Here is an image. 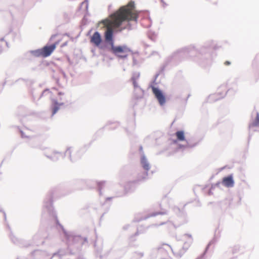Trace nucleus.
Instances as JSON below:
<instances>
[{
  "mask_svg": "<svg viewBox=\"0 0 259 259\" xmlns=\"http://www.w3.org/2000/svg\"><path fill=\"white\" fill-rule=\"evenodd\" d=\"M138 13L135 10V3L130 2L126 6H122L110 16V19L102 21L106 28L105 32V38L111 46V50L113 54L120 58H126L131 53V50L126 46H114L113 39V29L119 27L124 21H137Z\"/></svg>",
  "mask_w": 259,
  "mask_h": 259,
  "instance_id": "obj_1",
  "label": "nucleus"
},
{
  "mask_svg": "<svg viewBox=\"0 0 259 259\" xmlns=\"http://www.w3.org/2000/svg\"><path fill=\"white\" fill-rule=\"evenodd\" d=\"M60 40L56 41L54 44L50 46H46L40 49H38L32 52L33 55L37 57L41 56L47 57L55 50L56 46L59 44Z\"/></svg>",
  "mask_w": 259,
  "mask_h": 259,
  "instance_id": "obj_2",
  "label": "nucleus"
},
{
  "mask_svg": "<svg viewBox=\"0 0 259 259\" xmlns=\"http://www.w3.org/2000/svg\"><path fill=\"white\" fill-rule=\"evenodd\" d=\"M170 246L166 244H163L157 249V254L163 259H165L168 256Z\"/></svg>",
  "mask_w": 259,
  "mask_h": 259,
  "instance_id": "obj_3",
  "label": "nucleus"
},
{
  "mask_svg": "<svg viewBox=\"0 0 259 259\" xmlns=\"http://www.w3.org/2000/svg\"><path fill=\"white\" fill-rule=\"evenodd\" d=\"M152 90L156 98L158 101L159 103L161 105H163L165 103V98L162 92L155 87H152Z\"/></svg>",
  "mask_w": 259,
  "mask_h": 259,
  "instance_id": "obj_4",
  "label": "nucleus"
},
{
  "mask_svg": "<svg viewBox=\"0 0 259 259\" xmlns=\"http://www.w3.org/2000/svg\"><path fill=\"white\" fill-rule=\"evenodd\" d=\"M57 94L60 95L62 94L60 92H58L56 89H53L52 90H45L42 94V96L47 97L51 100H54V98L55 97V95Z\"/></svg>",
  "mask_w": 259,
  "mask_h": 259,
  "instance_id": "obj_5",
  "label": "nucleus"
},
{
  "mask_svg": "<svg viewBox=\"0 0 259 259\" xmlns=\"http://www.w3.org/2000/svg\"><path fill=\"white\" fill-rule=\"evenodd\" d=\"M91 42L94 46L99 47L102 42V38L98 32H95L91 37Z\"/></svg>",
  "mask_w": 259,
  "mask_h": 259,
  "instance_id": "obj_6",
  "label": "nucleus"
},
{
  "mask_svg": "<svg viewBox=\"0 0 259 259\" xmlns=\"http://www.w3.org/2000/svg\"><path fill=\"white\" fill-rule=\"evenodd\" d=\"M234 180L232 175L224 177L222 180V184L227 187H232L234 186Z\"/></svg>",
  "mask_w": 259,
  "mask_h": 259,
  "instance_id": "obj_7",
  "label": "nucleus"
},
{
  "mask_svg": "<svg viewBox=\"0 0 259 259\" xmlns=\"http://www.w3.org/2000/svg\"><path fill=\"white\" fill-rule=\"evenodd\" d=\"M63 104V103H58L55 100L53 101V106L52 107V115H54L58 111L60 108V106Z\"/></svg>",
  "mask_w": 259,
  "mask_h": 259,
  "instance_id": "obj_8",
  "label": "nucleus"
},
{
  "mask_svg": "<svg viewBox=\"0 0 259 259\" xmlns=\"http://www.w3.org/2000/svg\"><path fill=\"white\" fill-rule=\"evenodd\" d=\"M176 136L177 140L179 141H184L185 140L184 132L182 131L177 132L176 133Z\"/></svg>",
  "mask_w": 259,
  "mask_h": 259,
  "instance_id": "obj_9",
  "label": "nucleus"
},
{
  "mask_svg": "<svg viewBox=\"0 0 259 259\" xmlns=\"http://www.w3.org/2000/svg\"><path fill=\"white\" fill-rule=\"evenodd\" d=\"M141 164L144 169L148 171L150 169V165L145 157L141 158Z\"/></svg>",
  "mask_w": 259,
  "mask_h": 259,
  "instance_id": "obj_10",
  "label": "nucleus"
},
{
  "mask_svg": "<svg viewBox=\"0 0 259 259\" xmlns=\"http://www.w3.org/2000/svg\"><path fill=\"white\" fill-rule=\"evenodd\" d=\"M252 126H259V114L257 113L255 121L252 123Z\"/></svg>",
  "mask_w": 259,
  "mask_h": 259,
  "instance_id": "obj_11",
  "label": "nucleus"
},
{
  "mask_svg": "<svg viewBox=\"0 0 259 259\" xmlns=\"http://www.w3.org/2000/svg\"><path fill=\"white\" fill-rule=\"evenodd\" d=\"M185 244L186 245L185 249H187L190 246L191 243H185Z\"/></svg>",
  "mask_w": 259,
  "mask_h": 259,
  "instance_id": "obj_12",
  "label": "nucleus"
},
{
  "mask_svg": "<svg viewBox=\"0 0 259 259\" xmlns=\"http://www.w3.org/2000/svg\"><path fill=\"white\" fill-rule=\"evenodd\" d=\"M231 64V62L230 61H227L224 63V64L225 65H229Z\"/></svg>",
  "mask_w": 259,
  "mask_h": 259,
  "instance_id": "obj_13",
  "label": "nucleus"
},
{
  "mask_svg": "<svg viewBox=\"0 0 259 259\" xmlns=\"http://www.w3.org/2000/svg\"><path fill=\"white\" fill-rule=\"evenodd\" d=\"M85 4L88 5V2L87 1H84V2H82L81 4L82 5H84Z\"/></svg>",
  "mask_w": 259,
  "mask_h": 259,
  "instance_id": "obj_14",
  "label": "nucleus"
},
{
  "mask_svg": "<svg viewBox=\"0 0 259 259\" xmlns=\"http://www.w3.org/2000/svg\"><path fill=\"white\" fill-rule=\"evenodd\" d=\"M133 83H134V86L136 87V81L134 80Z\"/></svg>",
  "mask_w": 259,
  "mask_h": 259,
  "instance_id": "obj_15",
  "label": "nucleus"
},
{
  "mask_svg": "<svg viewBox=\"0 0 259 259\" xmlns=\"http://www.w3.org/2000/svg\"><path fill=\"white\" fill-rule=\"evenodd\" d=\"M56 36V35H52L51 39H53L54 37H55Z\"/></svg>",
  "mask_w": 259,
  "mask_h": 259,
  "instance_id": "obj_16",
  "label": "nucleus"
},
{
  "mask_svg": "<svg viewBox=\"0 0 259 259\" xmlns=\"http://www.w3.org/2000/svg\"><path fill=\"white\" fill-rule=\"evenodd\" d=\"M258 57H259V55H258Z\"/></svg>",
  "mask_w": 259,
  "mask_h": 259,
  "instance_id": "obj_17",
  "label": "nucleus"
}]
</instances>
